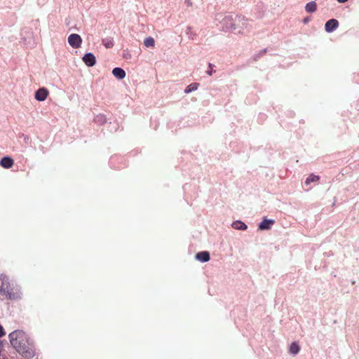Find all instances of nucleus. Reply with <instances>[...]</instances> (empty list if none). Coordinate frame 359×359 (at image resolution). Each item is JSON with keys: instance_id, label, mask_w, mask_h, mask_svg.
<instances>
[{"instance_id": "f257e3e1", "label": "nucleus", "mask_w": 359, "mask_h": 359, "mask_svg": "<svg viewBox=\"0 0 359 359\" xmlns=\"http://www.w3.org/2000/svg\"><path fill=\"white\" fill-rule=\"evenodd\" d=\"M12 346L25 358H32L35 354L34 344L24 332L14 331L9 334Z\"/></svg>"}, {"instance_id": "cd10ccee", "label": "nucleus", "mask_w": 359, "mask_h": 359, "mask_svg": "<svg viewBox=\"0 0 359 359\" xmlns=\"http://www.w3.org/2000/svg\"><path fill=\"white\" fill-rule=\"evenodd\" d=\"M286 115L289 117H293L294 116V112L292 110H288L286 113Z\"/></svg>"}, {"instance_id": "39448f33", "label": "nucleus", "mask_w": 359, "mask_h": 359, "mask_svg": "<svg viewBox=\"0 0 359 359\" xmlns=\"http://www.w3.org/2000/svg\"><path fill=\"white\" fill-rule=\"evenodd\" d=\"M276 221L273 219H269L266 216L263 217L262 220L258 223V230L269 231L272 228Z\"/></svg>"}, {"instance_id": "7ed1b4c3", "label": "nucleus", "mask_w": 359, "mask_h": 359, "mask_svg": "<svg viewBox=\"0 0 359 359\" xmlns=\"http://www.w3.org/2000/svg\"><path fill=\"white\" fill-rule=\"evenodd\" d=\"M241 15H226L220 22L222 26V30L224 32H236L237 30V26L240 27V24L238 21L240 20Z\"/></svg>"}, {"instance_id": "423d86ee", "label": "nucleus", "mask_w": 359, "mask_h": 359, "mask_svg": "<svg viewBox=\"0 0 359 359\" xmlns=\"http://www.w3.org/2000/svg\"><path fill=\"white\" fill-rule=\"evenodd\" d=\"M82 38L78 34H69V46L73 48H79L82 44Z\"/></svg>"}, {"instance_id": "c756f323", "label": "nucleus", "mask_w": 359, "mask_h": 359, "mask_svg": "<svg viewBox=\"0 0 359 359\" xmlns=\"http://www.w3.org/2000/svg\"><path fill=\"white\" fill-rule=\"evenodd\" d=\"M5 335V332H4V329L2 326L0 325V337H3Z\"/></svg>"}, {"instance_id": "6ab92c4d", "label": "nucleus", "mask_w": 359, "mask_h": 359, "mask_svg": "<svg viewBox=\"0 0 359 359\" xmlns=\"http://www.w3.org/2000/svg\"><path fill=\"white\" fill-rule=\"evenodd\" d=\"M143 44L147 48H152L155 46V40L152 36H147L144 39Z\"/></svg>"}, {"instance_id": "393cba45", "label": "nucleus", "mask_w": 359, "mask_h": 359, "mask_svg": "<svg viewBox=\"0 0 359 359\" xmlns=\"http://www.w3.org/2000/svg\"><path fill=\"white\" fill-rule=\"evenodd\" d=\"M215 67V65L212 63H209L208 64V70L206 71V73L209 76H212V74L215 72V70L212 69V68Z\"/></svg>"}, {"instance_id": "2eb2a0df", "label": "nucleus", "mask_w": 359, "mask_h": 359, "mask_svg": "<svg viewBox=\"0 0 359 359\" xmlns=\"http://www.w3.org/2000/svg\"><path fill=\"white\" fill-rule=\"evenodd\" d=\"M14 161L13 158L5 156L1 158L0 165L4 168H10L13 165Z\"/></svg>"}, {"instance_id": "dca6fc26", "label": "nucleus", "mask_w": 359, "mask_h": 359, "mask_svg": "<svg viewBox=\"0 0 359 359\" xmlns=\"http://www.w3.org/2000/svg\"><path fill=\"white\" fill-rule=\"evenodd\" d=\"M317 10V4L316 0L308 2L305 6V11L309 13H313Z\"/></svg>"}, {"instance_id": "f8f14e48", "label": "nucleus", "mask_w": 359, "mask_h": 359, "mask_svg": "<svg viewBox=\"0 0 359 359\" xmlns=\"http://www.w3.org/2000/svg\"><path fill=\"white\" fill-rule=\"evenodd\" d=\"M233 229L240 231H245L248 229V225L241 220L233 221L231 224Z\"/></svg>"}, {"instance_id": "0eeeda50", "label": "nucleus", "mask_w": 359, "mask_h": 359, "mask_svg": "<svg viewBox=\"0 0 359 359\" xmlns=\"http://www.w3.org/2000/svg\"><path fill=\"white\" fill-rule=\"evenodd\" d=\"M82 60L84 62V64L88 67L95 66L97 62L95 55L91 52L86 53L82 57Z\"/></svg>"}, {"instance_id": "ddd939ff", "label": "nucleus", "mask_w": 359, "mask_h": 359, "mask_svg": "<svg viewBox=\"0 0 359 359\" xmlns=\"http://www.w3.org/2000/svg\"><path fill=\"white\" fill-rule=\"evenodd\" d=\"M110 119L111 118H107L105 114H99L94 117L93 121L96 124L102 126V125H104V123H106L107 122V121L110 120Z\"/></svg>"}, {"instance_id": "7c9ffc66", "label": "nucleus", "mask_w": 359, "mask_h": 359, "mask_svg": "<svg viewBox=\"0 0 359 359\" xmlns=\"http://www.w3.org/2000/svg\"><path fill=\"white\" fill-rule=\"evenodd\" d=\"M185 3L188 5V6H191L192 3L191 2L190 0H185Z\"/></svg>"}, {"instance_id": "20e7f679", "label": "nucleus", "mask_w": 359, "mask_h": 359, "mask_svg": "<svg viewBox=\"0 0 359 359\" xmlns=\"http://www.w3.org/2000/svg\"><path fill=\"white\" fill-rule=\"evenodd\" d=\"M109 164L114 170H120L127 166L125 157L120 155L111 156L109 160Z\"/></svg>"}, {"instance_id": "bb28decb", "label": "nucleus", "mask_w": 359, "mask_h": 359, "mask_svg": "<svg viewBox=\"0 0 359 359\" xmlns=\"http://www.w3.org/2000/svg\"><path fill=\"white\" fill-rule=\"evenodd\" d=\"M123 57L128 60V59H130L131 57V55L130 53L127 52V53H123Z\"/></svg>"}, {"instance_id": "4468645a", "label": "nucleus", "mask_w": 359, "mask_h": 359, "mask_svg": "<svg viewBox=\"0 0 359 359\" xmlns=\"http://www.w3.org/2000/svg\"><path fill=\"white\" fill-rule=\"evenodd\" d=\"M300 348L298 341H294L289 346V353L292 355H296L300 351Z\"/></svg>"}, {"instance_id": "9b49d317", "label": "nucleus", "mask_w": 359, "mask_h": 359, "mask_svg": "<svg viewBox=\"0 0 359 359\" xmlns=\"http://www.w3.org/2000/svg\"><path fill=\"white\" fill-rule=\"evenodd\" d=\"M112 74L118 80H122L126 77L125 70L119 67H114L112 69Z\"/></svg>"}, {"instance_id": "c85d7f7f", "label": "nucleus", "mask_w": 359, "mask_h": 359, "mask_svg": "<svg viewBox=\"0 0 359 359\" xmlns=\"http://www.w3.org/2000/svg\"><path fill=\"white\" fill-rule=\"evenodd\" d=\"M266 118V115L264 114L260 113L258 116V121H262Z\"/></svg>"}, {"instance_id": "f03ea898", "label": "nucleus", "mask_w": 359, "mask_h": 359, "mask_svg": "<svg viewBox=\"0 0 359 359\" xmlns=\"http://www.w3.org/2000/svg\"><path fill=\"white\" fill-rule=\"evenodd\" d=\"M0 280L1 281L0 295L3 300L15 301L22 298L20 287L8 276L1 273Z\"/></svg>"}, {"instance_id": "9d476101", "label": "nucleus", "mask_w": 359, "mask_h": 359, "mask_svg": "<svg viewBox=\"0 0 359 359\" xmlns=\"http://www.w3.org/2000/svg\"><path fill=\"white\" fill-rule=\"evenodd\" d=\"M48 95V90L45 88H41L35 93V99L38 101H44Z\"/></svg>"}, {"instance_id": "aec40b11", "label": "nucleus", "mask_w": 359, "mask_h": 359, "mask_svg": "<svg viewBox=\"0 0 359 359\" xmlns=\"http://www.w3.org/2000/svg\"><path fill=\"white\" fill-rule=\"evenodd\" d=\"M119 125L118 123L116 121H109L108 130L111 133H115L118 130Z\"/></svg>"}, {"instance_id": "a211bd4d", "label": "nucleus", "mask_w": 359, "mask_h": 359, "mask_svg": "<svg viewBox=\"0 0 359 359\" xmlns=\"http://www.w3.org/2000/svg\"><path fill=\"white\" fill-rule=\"evenodd\" d=\"M320 180V176L315 175L313 173H311L309 175L308 177H306L304 183L306 185L310 184L311 182H317Z\"/></svg>"}, {"instance_id": "5701e85b", "label": "nucleus", "mask_w": 359, "mask_h": 359, "mask_svg": "<svg viewBox=\"0 0 359 359\" xmlns=\"http://www.w3.org/2000/svg\"><path fill=\"white\" fill-rule=\"evenodd\" d=\"M186 34L188 36L189 39L191 40H194L196 34L192 31V27L191 26H188L186 30Z\"/></svg>"}, {"instance_id": "1a4fd4ad", "label": "nucleus", "mask_w": 359, "mask_h": 359, "mask_svg": "<svg viewBox=\"0 0 359 359\" xmlns=\"http://www.w3.org/2000/svg\"><path fill=\"white\" fill-rule=\"evenodd\" d=\"M195 259L201 263H205L210 259V254L207 250L200 251L195 255Z\"/></svg>"}, {"instance_id": "6e6552de", "label": "nucleus", "mask_w": 359, "mask_h": 359, "mask_svg": "<svg viewBox=\"0 0 359 359\" xmlns=\"http://www.w3.org/2000/svg\"><path fill=\"white\" fill-rule=\"evenodd\" d=\"M339 25V21L335 18L328 20L325 24V31L327 33H332Z\"/></svg>"}, {"instance_id": "4be33fe9", "label": "nucleus", "mask_w": 359, "mask_h": 359, "mask_svg": "<svg viewBox=\"0 0 359 359\" xmlns=\"http://www.w3.org/2000/svg\"><path fill=\"white\" fill-rule=\"evenodd\" d=\"M103 46L107 48H111L114 46V41L112 39H103L102 41Z\"/></svg>"}, {"instance_id": "2f4dec72", "label": "nucleus", "mask_w": 359, "mask_h": 359, "mask_svg": "<svg viewBox=\"0 0 359 359\" xmlns=\"http://www.w3.org/2000/svg\"><path fill=\"white\" fill-rule=\"evenodd\" d=\"M339 3H345L348 1V0H337Z\"/></svg>"}, {"instance_id": "b1692460", "label": "nucleus", "mask_w": 359, "mask_h": 359, "mask_svg": "<svg viewBox=\"0 0 359 359\" xmlns=\"http://www.w3.org/2000/svg\"><path fill=\"white\" fill-rule=\"evenodd\" d=\"M267 52V48H264L261 50L258 53L254 55L253 58L254 60H257L259 59L262 55H264Z\"/></svg>"}, {"instance_id": "412c9836", "label": "nucleus", "mask_w": 359, "mask_h": 359, "mask_svg": "<svg viewBox=\"0 0 359 359\" xmlns=\"http://www.w3.org/2000/svg\"><path fill=\"white\" fill-rule=\"evenodd\" d=\"M240 22L238 21V23L240 24V27L237 26L238 33H241V29H243V28L247 25L248 20L245 19L244 17L241 15Z\"/></svg>"}, {"instance_id": "a878e982", "label": "nucleus", "mask_w": 359, "mask_h": 359, "mask_svg": "<svg viewBox=\"0 0 359 359\" xmlns=\"http://www.w3.org/2000/svg\"><path fill=\"white\" fill-rule=\"evenodd\" d=\"M310 20H311V17L307 16V17H305V18H303V20H302V22H303L304 24H305V25H306V24H307Z\"/></svg>"}, {"instance_id": "f3484780", "label": "nucleus", "mask_w": 359, "mask_h": 359, "mask_svg": "<svg viewBox=\"0 0 359 359\" xmlns=\"http://www.w3.org/2000/svg\"><path fill=\"white\" fill-rule=\"evenodd\" d=\"M200 86L199 83L197 82H193L190 84H189L184 89V92L185 94H189L190 93H192L195 90H196Z\"/></svg>"}]
</instances>
